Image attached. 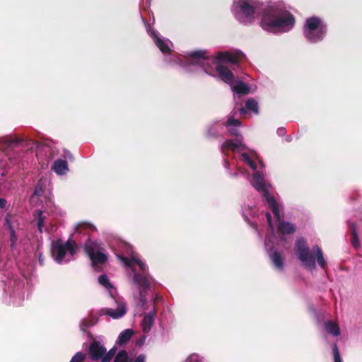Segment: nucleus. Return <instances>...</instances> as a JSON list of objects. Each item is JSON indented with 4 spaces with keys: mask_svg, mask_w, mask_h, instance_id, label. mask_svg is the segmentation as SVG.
<instances>
[{
    "mask_svg": "<svg viewBox=\"0 0 362 362\" xmlns=\"http://www.w3.org/2000/svg\"><path fill=\"white\" fill-rule=\"evenodd\" d=\"M189 65H198L209 75L215 76L216 72L225 83L232 85L233 75L231 71L224 66L226 64H236L240 58V52H221L216 57H210L206 51L199 50L188 53Z\"/></svg>",
    "mask_w": 362,
    "mask_h": 362,
    "instance_id": "obj_1",
    "label": "nucleus"
},
{
    "mask_svg": "<svg viewBox=\"0 0 362 362\" xmlns=\"http://www.w3.org/2000/svg\"><path fill=\"white\" fill-rule=\"evenodd\" d=\"M258 2L250 1V18L262 13L261 27L271 33H286L291 30L295 24V18L281 3H272L260 8Z\"/></svg>",
    "mask_w": 362,
    "mask_h": 362,
    "instance_id": "obj_2",
    "label": "nucleus"
},
{
    "mask_svg": "<svg viewBox=\"0 0 362 362\" xmlns=\"http://www.w3.org/2000/svg\"><path fill=\"white\" fill-rule=\"evenodd\" d=\"M295 253L302 267L308 271L316 269V261L320 268L325 269L326 267L327 262L321 248L317 245L310 248L303 238L297 239Z\"/></svg>",
    "mask_w": 362,
    "mask_h": 362,
    "instance_id": "obj_3",
    "label": "nucleus"
},
{
    "mask_svg": "<svg viewBox=\"0 0 362 362\" xmlns=\"http://www.w3.org/2000/svg\"><path fill=\"white\" fill-rule=\"evenodd\" d=\"M250 169L256 170L254 174V187L265 198L268 204H276L270 184L264 179L262 170L263 163L255 152L250 151Z\"/></svg>",
    "mask_w": 362,
    "mask_h": 362,
    "instance_id": "obj_4",
    "label": "nucleus"
},
{
    "mask_svg": "<svg viewBox=\"0 0 362 362\" xmlns=\"http://www.w3.org/2000/svg\"><path fill=\"white\" fill-rule=\"evenodd\" d=\"M226 127L231 135L237 136L236 140H227L223 143L221 146V150L232 151L235 153L239 156L240 160L244 162L245 164L249 165V155L247 146L242 144L241 136L239 135L238 129L240 127V122L239 120L230 117L226 122Z\"/></svg>",
    "mask_w": 362,
    "mask_h": 362,
    "instance_id": "obj_5",
    "label": "nucleus"
},
{
    "mask_svg": "<svg viewBox=\"0 0 362 362\" xmlns=\"http://www.w3.org/2000/svg\"><path fill=\"white\" fill-rule=\"evenodd\" d=\"M305 37L310 42H318L324 37L326 25L317 17H311L306 20L304 25Z\"/></svg>",
    "mask_w": 362,
    "mask_h": 362,
    "instance_id": "obj_6",
    "label": "nucleus"
},
{
    "mask_svg": "<svg viewBox=\"0 0 362 362\" xmlns=\"http://www.w3.org/2000/svg\"><path fill=\"white\" fill-rule=\"evenodd\" d=\"M101 243L88 239L84 245V251L91 260L93 267L104 264L107 260V256L103 252Z\"/></svg>",
    "mask_w": 362,
    "mask_h": 362,
    "instance_id": "obj_7",
    "label": "nucleus"
},
{
    "mask_svg": "<svg viewBox=\"0 0 362 362\" xmlns=\"http://www.w3.org/2000/svg\"><path fill=\"white\" fill-rule=\"evenodd\" d=\"M76 245L75 242L69 239L64 244L62 240H56L52 246V255L54 260L61 263L68 251L71 255L76 253Z\"/></svg>",
    "mask_w": 362,
    "mask_h": 362,
    "instance_id": "obj_8",
    "label": "nucleus"
},
{
    "mask_svg": "<svg viewBox=\"0 0 362 362\" xmlns=\"http://www.w3.org/2000/svg\"><path fill=\"white\" fill-rule=\"evenodd\" d=\"M134 282L139 287V305L144 309L146 304V292L150 288L149 277L145 274L135 273L133 277Z\"/></svg>",
    "mask_w": 362,
    "mask_h": 362,
    "instance_id": "obj_9",
    "label": "nucleus"
},
{
    "mask_svg": "<svg viewBox=\"0 0 362 362\" xmlns=\"http://www.w3.org/2000/svg\"><path fill=\"white\" fill-rule=\"evenodd\" d=\"M281 206L282 205H271L272 211L276 220L278 232L281 235L293 233L295 231L294 226L288 222H284L281 219Z\"/></svg>",
    "mask_w": 362,
    "mask_h": 362,
    "instance_id": "obj_10",
    "label": "nucleus"
},
{
    "mask_svg": "<svg viewBox=\"0 0 362 362\" xmlns=\"http://www.w3.org/2000/svg\"><path fill=\"white\" fill-rule=\"evenodd\" d=\"M232 12L240 23H247L249 19V0H235Z\"/></svg>",
    "mask_w": 362,
    "mask_h": 362,
    "instance_id": "obj_11",
    "label": "nucleus"
},
{
    "mask_svg": "<svg viewBox=\"0 0 362 362\" xmlns=\"http://www.w3.org/2000/svg\"><path fill=\"white\" fill-rule=\"evenodd\" d=\"M270 243H272L271 240L268 239L265 241V246L269 250V258L275 269L279 272H282L284 268V257L281 252L277 251V249L270 246Z\"/></svg>",
    "mask_w": 362,
    "mask_h": 362,
    "instance_id": "obj_12",
    "label": "nucleus"
},
{
    "mask_svg": "<svg viewBox=\"0 0 362 362\" xmlns=\"http://www.w3.org/2000/svg\"><path fill=\"white\" fill-rule=\"evenodd\" d=\"M230 86L233 92L235 105H237L241 102L242 98L247 95L249 93V87L247 83L240 81H233L232 85Z\"/></svg>",
    "mask_w": 362,
    "mask_h": 362,
    "instance_id": "obj_13",
    "label": "nucleus"
},
{
    "mask_svg": "<svg viewBox=\"0 0 362 362\" xmlns=\"http://www.w3.org/2000/svg\"><path fill=\"white\" fill-rule=\"evenodd\" d=\"M105 352L106 348L101 345L97 340H93L88 348L90 358L93 361H98L99 360L102 361V358L103 356H105Z\"/></svg>",
    "mask_w": 362,
    "mask_h": 362,
    "instance_id": "obj_14",
    "label": "nucleus"
},
{
    "mask_svg": "<svg viewBox=\"0 0 362 362\" xmlns=\"http://www.w3.org/2000/svg\"><path fill=\"white\" fill-rule=\"evenodd\" d=\"M147 32L153 39L156 45L163 53H167L170 50V45L172 43L169 40L160 38L158 36V33L150 27L147 28Z\"/></svg>",
    "mask_w": 362,
    "mask_h": 362,
    "instance_id": "obj_15",
    "label": "nucleus"
},
{
    "mask_svg": "<svg viewBox=\"0 0 362 362\" xmlns=\"http://www.w3.org/2000/svg\"><path fill=\"white\" fill-rule=\"evenodd\" d=\"M52 170L58 175H64L66 174L69 171L66 160L62 159H57L54 162L52 166Z\"/></svg>",
    "mask_w": 362,
    "mask_h": 362,
    "instance_id": "obj_16",
    "label": "nucleus"
},
{
    "mask_svg": "<svg viewBox=\"0 0 362 362\" xmlns=\"http://www.w3.org/2000/svg\"><path fill=\"white\" fill-rule=\"evenodd\" d=\"M156 314V310L154 309L153 311L144 316L141 322L144 332L148 333L151 330V327L153 325Z\"/></svg>",
    "mask_w": 362,
    "mask_h": 362,
    "instance_id": "obj_17",
    "label": "nucleus"
},
{
    "mask_svg": "<svg viewBox=\"0 0 362 362\" xmlns=\"http://www.w3.org/2000/svg\"><path fill=\"white\" fill-rule=\"evenodd\" d=\"M325 329L328 334H332L333 337H338L341 334L339 325L332 320L325 322Z\"/></svg>",
    "mask_w": 362,
    "mask_h": 362,
    "instance_id": "obj_18",
    "label": "nucleus"
},
{
    "mask_svg": "<svg viewBox=\"0 0 362 362\" xmlns=\"http://www.w3.org/2000/svg\"><path fill=\"white\" fill-rule=\"evenodd\" d=\"M126 313L127 310L124 305L119 306L117 310H112L109 308L105 310V314L109 315L113 319H118L124 315Z\"/></svg>",
    "mask_w": 362,
    "mask_h": 362,
    "instance_id": "obj_19",
    "label": "nucleus"
},
{
    "mask_svg": "<svg viewBox=\"0 0 362 362\" xmlns=\"http://www.w3.org/2000/svg\"><path fill=\"white\" fill-rule=\"evenodd\" d=\"M134 334V332L132 329H127L122 332L117 340V344L119 346L126 344L132 338Z\"/></svg>",
    "mask_w": 362,
    "mask_h": 362,
    "instance_id": "obj_20",
    "label": "nucleus"
},
{
    "mask_svg": "<svg viewBox=\"0 0 362 362\" xmlns=\"http://www.w3.org/2000/svg\"><path fill=\"white\" fill-rule=\"evenodd\" d=\"M95 227L88 222H80L76 226V232L78 233H86V230L93 231Z\"/></svg>",
    "mask_w": 362,
    "mask_h": 362,
    "instance_id": "obj_21",
    "label": "nucleus"
},
{
    "mask_svg": "<svg viewBox=\"0 0 362 362\" xmlns=\"http://www.w3.org/2000/svg\"><path fill=\"white\" fill-rule=\"evenodd\" d=\"M34 216L37 218V226L38 228V230L42 233V227L45 225V216L43 215V212L41 210H37L34 214Z\"/></svg>",
    "mask_w": 362,
    "mask_h": 362,
    "instance_id": "obj_22",
    "label": "nucleus"
},
{
    "mask_svg": "<svg viewBox=\"0 0 362 362\" xmlns=\"http://www.w3.org/2000/svg\"><path fill=\"white\" fill-rule=\"evenodd\" d=\"M113 362H129L127 352L125 350L119 351L115 356Z\"/></svg>",
    "mask_w": 362,
    "mask_h": 362,
    "instance_id": "obj_23",
    "label": "nucleus"
},
{
    "mask_svg": "<svg viewBox=\"0 0 362 362\" xmlns=\"http://www.w3.org/2000/svg\"><path fill=\"white\" fill-rule=\"evenodd\" d=\"M351 230V243L352 245L357 248L359 246V240L356 233V228L354 224L350 226Z\"/></svg>",
    "mask_w": 362,
    "mask_h": 362,
    "instance_id": "obj_24",
    "label": "nucleus"
},
{
    "mask_svg": "<svg viewBox=\"0 0 362 362\" xmlns=\"http://www.w3.org/2000/svg\"><path fill=\"white\" fill-rule=\"evenodd\" d=\"M116 351L117 349L113 347L107 353L106 351L105 356H103V358H102V362H110L114 355L115 354Z\"/></svg>",
    "mask_w": 362,
    "mask_h": 362,
    "instance_id": "obj_25",
    "label": "nucleus"
},
{
    "mask_svg": "<svg viewBox=\"0 0 362 362\" xmlns=\"http://www.w3.org/2000/svg\"><path fill=\"white\" fill-rule=\"evenodd\" d=\"M98 282L106 288H112V286L110 284L108 277L105 274H102L98 278Z\"/></svg>",
    "mask_w": 362,
    "mask_h": 362,
    "instance_id": "obj_26",
    "label": "nucleus"
},
{
    "mask_svg": "<svg viewBox=\"0 0 362 362\" xmlns=\"http://www.w3.org/2000/svg\"><path fill=\"white\" fill-rule=\"evenodd\" d=\"M86 359V354L82 352H77L71 359L70 362H83Z\"/></svg>",
    "mask_w": 362,
    "mask_h": 362,
    "instance_id": "obj_27",
    "label": "nucleus"
},
{
    "mask_svg": "<svg viewBox=\"0 0 362 362\" xmlns=\"http://www.w3.org/2000/svg\"><path fill=\"white\" fill-rule=\"evenodd\" d=\"M17 239L18 238L15 230H11V231L10 232V243L11 247L12 248L16 247Z\"/></svg>",
    "mask_w": 362,
    "mask_h": 362,
    "instance_id": "obj_28",
    "label": "nucleus"
},
{
    "mask_svg": "<svg viewBox=\"0 0 362 362\" xmlns=\"http://www.w3.org/2000/svg\"><path fill=\"white\" fill-rule=\"evenodd\" d=\"M253 113L257 115L259 113V107L257 103L254 100H250V115Z\"/></svg>",
    "mask_w": 362,
    "mask_h": 362,
    "instance_id": "obj_29",
    "label": "nucleus"
},
{
    "mask_svg": "<svg viewBox=\"0 0 362 362\" xmlns=\"http://www.w3.org/2000/svg\"><path fill=\"white\" fill-rule=\"evenodd\" d=\"M11 216L8 214L5 217V225L7 227V228L9 230V232L11 231V230H14L13 226H12V223L11 221Z\"/></svg>",
    "mask_w": 362,
    "mask_h": 362,
    "instance_id": "obj_30",
    "label": "nucleus"
},
{
    "mask_svg": "<svg viewBox=\"0 0 362 362\" xmlns=\"http://www.w3.org/2000/svg\"><path fill=\"white\" fill-rule=\"evenodd\" d=\"M333 354L334 362H342L339 356L338 348L336 344H334L333 347Z\"/></svg>",
    "mask_w": 362,
    "mask_h": 362,
    "instance_id": "obj_31",
    "label": "nucleus"
},
{
    "mask_svg": "<svg viewBox=\"0 0 362 362\" xmlns=\"http://www.w3.org/2000/svg\"><path fill=\"white\" fill-rule=\"evenodd\" d=\"M245 108H243L242 107H238V111L242 115L246 114L247 110L249 109V100H245ZM235 108H237V107H235Z\"/></svg>",
    "mask_w": 362,
    "mask_h": 362,
    "instance_id": "obj_32",
    "label": "nucleus"
},
{
    "mask_svg": "<svg viewBox=\"0 0 362 362\" xmlns=\"http://www.w3.org/2000/svg\"><path fill=\"white\" fill-rule=\"evenodd\" d=\"M267 219L269 223V225L272 229V231H274V223L272 221V214L269 213H267Z\"/></svg>",
    "mask_w": 362,
    "mask_h": 362,
    "instance_id": "obj_33",
    "label": "nucleus"
},
{
    "mask_svg": "<svg viewBox=\"0 0 362 362\" xmlns=\"http://www.w3.org/2000/svg\"><path fill=\"white\" fill-rule=\"evenodd\" d=\"M137 265L139 267L141 271L143 272V274H145L146 271L147 270L148 267L146 265L145 263H144L141 260L139 261L137 264Z\"/></svg>",
    "mask_w": 362,
    "mask_h": 362,
    "instance_id": "obj_34",
    "label": "nucleus"
},
{
    "mask_svg": "<svg viewBox=\"0 0 362 362\" xmlns=\"http://www.w3.org/2000/svg\"><path fill=\"white\" fill-rule=\"evenodd\" d=\"M15 141H17L15 140L13 138H11V137H4V138L1 139V142H4V143L8 144H10Z\"/></svg>",
    "mask_w": 362,
    "mask_h": 362,
    "instance_id": "obj_35",
    "label": "nucleus"
},
{
    "mask_svg": "<svg viewBox=\"0 0 362 362\" xmlns=\"http://www.w3.org/2000/svg\"><path fill=\"white\" fill-rule=\"evenodd\" d=\"M133 362H146V356L144 354H140Z\"/></svg>",
    "mask_w": 362,
    "mask_h": 362,
    "instance_id": "obj_36",
    "label": "nucleus"
},
{
    "mask_svg": "<svg viewBox=\"0 0 362 362\" xmlns=\"http://www.w3.org/2000/svg\"><path fill=\"white\" fill-rule=\"evenodd\" d=\"M120 259L122 260V262L127 265V266H129V267H131L132 266V260L131 259H129L127 257H120Z\"/></svg>",
    "mask_w": 362,
    "mask_h": 362,
    "instance_id": "obj_37",
    "label": "nucleus"
},
{
    "mask_svg": "<svg viewBox=\"0 0 362 362\" xmlns=\"http://www.w3.org/2000/svg\"><path fill=\"white\" fill-rule=\"evenodd\" d=\"M93 324H88V322L86 320H83L82 323H81V330L83 331H85V329H83V327H89V326H92Z\"/></svg>",
    "mask_w": 362,
    "mask_h": 362,
    "instance_id": "obj_38",
    "label": "nucleus"
},
{
    "mask_svg": "<svg viewBox=\"0 0 362 362\" xmlns=\"http://www.w3.org/2000/svg\"><path fill=\"white\" fill-rule=\"evenodd\" d=\"M131 260H132V263H135V264H138V262H139V261H141L139 258H137V257H134V256H133V257H132Z\"/></svg>",
    "mask_w": 362,
    "mask_h": 362,
    "instance_id": "obj_39",
    "label": "nucleus"
},
{
    "mask_svg": "<svg viewBox=\"0 0 362 362\" xmlns=\"http://www.w3.org/2000/svg\"><path fill=\"white\" fill-rule=\"evenodd\" d=\"M145 338H146L145 337H143L141 339H140L139 340H138V341H136V344H137L138 346H141V345L144 344V341H145Z\"/></svg>",
    "mask_w": 362,
    "mask_h": 362,
    "instance_id": "obj_40",
    "label": "nucleus"
},
{
    "mask_svg": "<svg viewBox=\"0 0 362 362\" xmlns=\"http://www.w3.org/2000/svg\"><path fill=\"white\" fill-rule=\"evenodd\" d=\"M160 299H161V297H160L158 294H156V296L153 298V304L155 305Z\"/></svg>",
    "mask_w": 362,
    "mask_h": 362,
    "instance_id": "obj_41",
    "label": "nucleus"
},
{
    "mask_svg": "<svg viewBox=\"0 0 362 362\" xmlns=\"http://www.w3.org/2000/svg\"><path fill=\"white\" fill-rule=\"evenodd\" d=\"M39 262L41 265L43 264V258L42 257V255H40V257H39Z\"/></svg>",
    "mask_w": 362,
    "mask_h": 362,
    "instance_id": "obj_42",
    "label": "nucleus"
},
{
    "mask_svg": "<svg viewBox=\"0 0 362 362\" xmlns=\"http://www.w3.org/2000/svg\"><path fill=\"white\" fill-rule=\"evenodd\" d=\"M0 204H6V201L3 199H0Z\"/></svg>",
    "mask_w": 362,
    "mask_h": 362,
    "instance_id": "obj_43",
    "label": "nucleus"
},
{
    "mask_svg": "<svg viewBox=\"0 0 362 362\" xmlns=\"http://www.w3.org/2000/svg\"><path fill=\"white\" fill-rule=\"evenodd\" d=\"M279 134H283L284 132V129H279Z\"/></svg>",
    "mask_w": 362,
    "mask_h": 362,
    "instance_id": "obj_44",
    "label": "nucleus"
},
{
    "mask_svg": "<svg viewBox=\"0 0 362 362\" xmlns=\"http://www.w3.org/2000/svg\"><path fill=\"white\" fill-rule=\"evenodd\" d=\"M245 179H246V180H247V179L249 178V175L245 174Z\"/></svg>",
    "mask_w": 362,
    "mask_h": 362,
    "instance_id": "obj_45",
    "label": "nucleus"
},
{
    "mask_svg": "<svg viewBox=\"0 0 362 362\" xmlns=\"http://www.w3.org/2000/svg\"><path fill=\"white\" fill-rule=\"evenodd\" d=\"M5 206H6V205L1 204V205H0V208H1V209H4Z\"/></svg>",
    "mask_w": 362,
    "mask_h": 362,
    "instance_id": "obj_46",
    "label": "nucleus"
},
{
    "mask_svg": "<svg viewBox=\"0 0 362 362\" xmlns=\"http://www.w3.org/2000/svg\"><path fill=\"white\" fill-rule=\"evenodd\" d=\"M280 241H281V243H283V242H284V241H285V240H284L283 238H281Z\"/></svg>",
    "mask_w": 362,
    "mask_h": 362,
    "instance_id": "obj_47",
    "label": "nucleus"
},
{
    "mask_svg": "<svg viewBox=\"0 0 362 362\" xmlns=\"http://www.w3.org/2000/svg\"><path fill=\"white\" fill-rule=\"evenodd\" d=\"M35 194H37V189L35 190Z\"/></svg>",
    "mask_w": 362,
    "mask_h": 362,
    "instance_id": "obj_48",
    "label": "nucleus"
},
{
    "mask_svg": "<svg viewBox=\"0 0 362 362\" xmlns=\"http://www.w3.org/2000/svg\"><path fill=\"white\" fill-rule=\"evenodd\" d=\"M88 324H93V322L91 321H88Z\"/></svg>",
    "mask_w": 362,
    "mask_h": 362,
    "instance_id": "obj_49",
    "label": "nucleus"
},
{
    "mask_svg": "<svg viewBox=\"0 0 362 362\" xmlns=\"http://www.w3.org/2000/svg\"><path fill=\"white\" fill-rule=\"evenodd\" d=\"M3 149V147L0 146V150Z\"/></svg>",
    "mask_w": 362,
    "mask_h": 362,
    "instance_id": "obj_50",
    "label": "nucleus"
}]
</instances>
